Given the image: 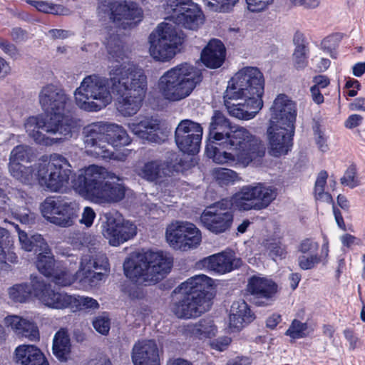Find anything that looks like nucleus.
Instances as JSON below:
<instances>
[{"label":"nucleus","instance_id":"obj_26","mask_svg":"<svg viewBox=\"0 0 365 365\" xmlns=\"http://www.w3.org/2000/svg\"><path fill=\"white\" fill-rule=\"evenodd\" d=\"M134 365H160L159 350L155 340H142L135 343L131 353Z\"/></svg>","mask_w":365,"mask_h":365},{"label":"nucleus","instance_id":"obj_54","mask_svg":"<svg viewBox=\"0 0 365 365\" xmlns=\"http://www.w3.org/2000/svg\"><path fill=\"white\" fill-rule=\"evenodd\" d=\"M27 158L26 150L23 145L15 146L11 152L9 161L23 162Z\"/></svg>","mask_w":365,"mask_h":365},{"label":"nucleus","instance_id":"obj_58","mask_svg":"<svg viewBox=\"0 0 365 365\" xmlns=\"http://www.w3.org/2000/svg\"><path fill=\"white\" fill-rule=\"evenodd\" d=\"M231 341V338L225 336L222 338L217 339L215 341H212L211 344V346L212 349L217 351H223L225 349H227L228 346L230 344Z\"/></svg>","mask_w":365,"mask_h":365},{"label":"nucleus","instance_id":"obj_34","mask_svg":"<svg viewBox=\"0 0 365 365\" xmlns=\"http://www.w3.org/2000/svg\"><path fill=\"white\" fill-rule=\"evenodd\" d=\"M15 228L19 233L21 247L26 251H34L37 253L41 250L47 249V242L41 235H34L29 238L26 232L20 230L18 225L15 226Z\"/></svg>","mask_w":365,"mask_h":365},{"label":"nucleus","instance_id":"obj_8","mask_svg":"<svg viewBox=\"0 0 365 365\" xmlns=\"http://www.w3.org/2000/svg\"><path fill=\"white\" fill-rule=\"evenodd\" d=\"M202 78L197 68L182 63L170 68L160 77L159 88L165 98L178 101L190 96Z\"/></svg>","mask_w":365,"mask_h":365},{"label":"nucleus","instance_id":"obj_6","mask_svg":"<svg viewBox=\"0 0 365 365\" xmlns=\"http://www.w3.org/2000/svg\"><path fill=\"white\" fill-rule=\"evenodd\" d=\"M212 278L200 274L188 278L173 290L174 294H181V298L174 304L173 310L180 319H192L200 317L212 306L210 292L212 287Z\"/></svg>","mask_w":365,"mask_h":365},{"label":"nucleus","instance_id":"obj_47","mask_svg":"<svg viewBox=\"0 0 365 365\" xmlns=\"http://www.w3.org/2000/svg\"><path fill=\"white\" fill-rule=\"evenodd\" d=\"M312 130L315 136V141L319 149L322 152H326L329 149L327 143V138L322 129V125L319 120L314 119Z\"/></svg>","mask_w":365,"mask_h":365},{"label":"nucleus","instance_id":"obj_31","mask_svg":"<svg viewBox=\"0 0 365 365\" xmlns=\"http://www.w3.org/2000/svg\"><path fill=\"white\" fill-rule=\"evenodd\" d=\"M71 341L66 329L61 328L56 332L53 339V354L60 362H67L71 357Z\"/></svg>","mask_w":365,"mask_h":365},{"label":"nucleus","instance_id":"obj_13","mask_svg":"<svg viewBox=\"0 0 365 365\" xmlns=\"http://www.w3.org/2000/svg\"><path fill=\"white\" fill-rule=\"evenodd\" d=\"M41 210L43 216L51 223L68 227L78 217L79 205L75 200L62 196H50L41 203Z\"/></svg>","mask_w":365,"mask_h":365},{"label":"nucleus","instance_id":"obj_44","mask_svg":"<svg viewBox=\"0 0 365 365\" xmlns=\"http://www.w3.org/2000/svg\"><path fill=\"white\" fill-rule=\"evenodd\" d=\"M213 175L216 181L221 185L233 183L237 178L235 171L222 168L215 169Z\"/></svg>","mask_w":365,"mask_h":365},{"label":"nucleus","instance_id":"obj_50","mask_svg":"<svg viewBox=\"0 0 365 365\" xmlns=\"http://www.w3.org/2000/svg\"><path fill=\"white\" fill-rule=\"evenodd\" d=\"M320 262L321 257L317 253L309 256L301 255L298 258V265L303 270L312 269Z\"/></svg>","mask_w":365,"mask_h":365},{"label":"nucleus","instance_id":"obj_41","mask_svg":"<svg viewBox=\"0 0 365 365\" xmlns=\"http://www.w3.org/2000/svg\"><path fill=\"white\" fill-rule=\"evenodd\" d=\"M266 248L274 259L276 258L282 259L287 257V247L279 239L272 238L267 240Z\"/></svg>","mask_w":365,"mask_h":365},{"label":"nucleus","instance_id":"obj_12","mask_svg":"<svg viewBox=\"0 0 365 365\" xmlns=\"http://www.w3.org/2000/svg\"><path fill=\"white\" fill-rule=\"evenodd\" d=\"M277 195L275 187L257 182L255 185L242 187L233 195L230 205H234L240 211L261 210L267 208L276 199Z\"/></svg>","mask_w":365,"mask_h":365},{"label":"nucleus","instance_id":"obj_49","mask_svg":"<svg viewBox=\"0 0 365 365\" xmlns=\"http://www.w3.org/2000/svg\"><path fill=\"white\" fill-rule=\"evenodd\" d=\"M341 183L351 188L359 185V181L356 178V167L355 165L352 164L349 166L344 176L341 178Z\"/></svg>","mask_w":365,"mask_h":365},{"label":"nucleus","instance_id":"obj_7","mask_svg":"<svg viewBox=\"0 0 365 365\" xmlns=\"http://www.w3.org/2000/svg\"><path fill=\"white\" fill-rule=\"evenodd\" d=\"M173 264V258L163 251L149 250L127 258L123 263V271L125 277L133 282L141 279L156 284L170 273Z\"/></svg>","mask_w":365,"mask_h":365},{"label":"nucleus","instance_id":"obj_38","mask_svg":"<svg viewBox=\"0 0 365 365\" xmlns=\"http://www.w3.org/2000/svg\"><path fill=\"white\" fill-rule=\"evenodd\" d=\"M9 168L11 175L24 183L32 180L34 170L31 166H24L21 162L9 161Z\"/></svg>","mask_w":365,"mask_h":365},{"label":"nucleus","instance_id":"obj_21","mask_svg":"<svg viewBox=\"0 0 365 365\" xmlns=\"http://www.w3.org/2000/svg\"><path fill=\"white\" fill-rule=\"evenodd\" d=\"M38 252L36 266L41 274L52 278V281L56 284L62 287L70 286L74 282V276L60 263H56L48 245L46 250H41Z\"/></svg>","mask_w":365,"mask_h":365},{"label":"nucleus","instance_id":"obj_59","mask_svg":"<svg viewBox=\"0 0 365 365\" xmlns=\"http://www.w3.org/2000/svg\"><path fill=\"white\" fill-rule=\"evenodd\" d=\"M26 212L23 213L18 214L17 219L22 224L25 225H33L35 223L36 215L31 212L29 210L25 209Z\"/></svg>","mask_w":365,"mask_h":365},{"label":"nucleus","instance_id":"obj_17","mask_svg":"<svg viewBox=\"0 0 365 365\" xmlns=\"http://www.w3.org/2000/svg\"><path fill=\"white\" fill-rule=\"evenodd\" d=\"M108 124L96 122L84 127V143L86 148L90 149L92 155L102 159H114L115 153L110 147L106 140Z\"/></svg>","mask_w":365,"mask_h":365},{"label":"nucleus","instance_id":"obj_62","mask_svg":"<svg viewBox=\"0 0 365 365\" xmlns=\"http://www.w3.org/2000/svg\"><path fill=\"white\" fill-rule=\"evenodd\" d=\"M295 6H303L305 8L314 9L319 5L320 0H290Z\"/></svg>","mask_w":365,"mask_h":365},{"label":"nucleus","instance_id":"obj_37","mask_svg":"<svg viewBox=\"0 0 365 365\" xmlns=\"http://www.w3.org/2000/svg\"><path fill=\"white\" fill-rule=\"evenodd\" d=\"M164 163L160 160L145 163L140 168L139 175L149 182H157L165 175Z\"/></svg>","mask_w":365,"mask_h":365},{"label":"nucleus","instance_id":"obj_18","mask_svg":"<svg viewBox=\"0 0 365 365\" xmlns=\"http://www.w3.org/2000/svg\"><path fill=\"white\" fill-rule=\"evenodd\" d=\"M247 291L254 305L268 307L275 301L279 288L277 283L272 278L255 274L248 279Z\"/></svg>","mask_w":365,"mask_h":365},{"label":"nucleus","instance_id":"obj_61","mask_svg":"<svg viewBox=\"0 0 365 365\" xmlns=\"http://www.w3.org/2000/svg\"><path fill=\"white\" fill-rule=\"evenodd\" d=\"M313 83L314 84L312 86H315L319 89H323L330 84V80L327 76L317 75L313 78Z\"/></svg>","mask_w":365,"mask_h":365},{"label":"nucleus","instance_id":"obj_15","mask_svg":"<svg viewBox=\"0 0 365 365\" xmlns=\"http://www.w3.org/2000/svg\"><path fill=\"white\" fill-rule=\"evenodd\" d=\"M110 272V264L105 253L98 252L95 255H84L81 260L78 271L74 276V281L95 286Z\"/></svg>","mask_w":365,"mask_h":365},{"label":"nucleus","instance_id":"obj_43","mask_svg":"<svg viewBox=\"0 0 365 365\" xmlns=\"http://www.w3.org/2000/svg\"><path fill=\"white\" fill-rule=\"evenodd\" d=\"M72 299L73 300L71 302V305L70 307L75 306L80 310H96L99 308V304L93 298L88 297H77L72 296Z\"/></svg>","mask_w":365,"mask_h":365},{"label":"nucleus","instance_id":"obj_48","mask_svg":"<svg viewBox=\"0 0 365 365\" xmlns=\"http://www.w3.org/2000/svg\"><path fill=\"white\" fill-rule=\"evenodd\" d=\"M26 2L34 6L38 11L51 14H58L59 6L44 1L27 0Z\"/></svg>","mask_w":365,"mask_h":365},{"label":"nucleus","instance_id":"obj_35","mask_svg":"<svg viewBox=\"0 0 365 365\" xmlns=\"http://www.w3.org/2000/svg\"><path fill=\"white\" fill-rule=\"evenodd\" d=\"M107 137L106 140L113 151L114 147L125 146L131 143V138L127 131L121 125L116 124H108Z\"/></svg>","mask_w":365,"mask_h":365},{"label":"nucleus","instance_id":"obj_45","mask_svg":"<svg viewBox=\"0 0 365 365\" xmlns=\"http://www.w3.org/2000/svg\"><path fill=\"white\" fill-rule=\"evenodd\" d=\"M106 48L113 58H121L123 55V46L117 35L110 36L106 43Z\"/></svg>","mask_w":365,"mask_h":365},{"label":"nucleus","instance_id":"obj_64","mask_svg":"<svg viewBox=\"0 0 365 365\" xmlns=\"http://www.w3.org/2000/svg\"><path fill=\"white\" fill-rule=\"evenodd\" d=\"M310 92L312 97V100L315 103L320 105L322 103H324V98L322 93H321L319 88L315 86H312L310 88Z\"/></svg>","mask_w":365,"mask_h":365},{"label":"nucleus","instance_id":"obj_46","mask_svg":"<svg viewBox=\"0 0 365 365\" xmlns=\"http://www.w3.org/2000/svg\"><path fill=\"white\" fill-rule=\"evenodd\" d=\"M93 328L102 335H108L110 329V319L106 313L95 317L92 322Z\"/></svg>","mask_w":365,"mask_h":365},{"label":"nucleus","instance_id":"obj_33","mask_svg":"<svg viewBox=\"0 0 365 365\" xmlns=\"http://www.w3.org/2000/svg\"><path fill=\"white\" fill-rule=\"evenodd\" d=\"M11 325L16 331L31 341L39 340V331L34 322L20 317H13Z\"/></svg>","mask_w":365,"mask_h":365},{"label":"nucleus","instance_id":"obj_51","mask_svg":"<svg viewBox=\"0 0 365 365\" xmlns=\"http://www.w3.org/2000/svg\"><path fill=\"white\" fill-rule=\"evenodd\" d=\"M342 36L340 34L328 36L322 41V48L325 51L331 52L338 46L339 42Z\"/></svg>","mask_w":365,"mask_h":365},{"label":"nucleus","instance_id":"obj_32","mask_svg":"<svg viewBox=\"0 0 365 365\" xmlns=\"http://www.w3.org/2000/svg\"><path fill=\"white\" fill-rule=\"evenodd\" d=\"M13 241L7 230L0 227V263L18 262V257L14 252Z\"/></svg>","mask_w":365,"mask_h":365},{"label":"nucleus","instance_id":"obj_1","mask_svg":"<svg viewBox=\"0 0 365 365\" xmlns=\"http://www.w3.org/2000/svg\"><path fill=\"white\" fill-rule=\"evenodd\" d=\"M110 79L97 75L85 77L76 88V105L82 110L93 112L105 108L111 101L110 88L118 95V111L125 117L133 116L140 109L148 89L147 76L138 68H127L120 65L114 68Z\"/></svg>","mask_w":365,"mask_h":365},{"label":"nucleus","instance_id":"obj_19","mask_svg":"<svg viewBox=\"0 0 365 365\" xmlns=\"http://www.w3.org/2000/svg\"><path fill=\"white\" fill-rule=\"evenodd\" d=\"M166 239L175 249L187 251L197 247L202 240L200 230L192 223L177 222L167 228Z\"/></svg>","mask_w":365,"mask_h":365},{"label":"nucleus","instance_id":"obj_27","mask_svg":"<svg viewBox=\"0 0 365 365\" xmlns=\"http://www.w3.org/2000/svg\"><path fill=\"white\" fill-rule=\"evenodd\" d=\"M226 56L227 50L222 41L212 38L202 50L200 61L205 67L217 69L224 64Z\"/></svg>","mask_w":365,"mask_h":365},{"label":"nucleus","instance_id":"obj_28","mask_svg":"<svg viewBox=\"0 0 365 365\" xmlns=\"http://www.w3.org/2000/svg\"><path fill=\"white\" fill-rule=\"evenodd\" d=\"M255 319V314L244 300L234 302L230 314V327L233 331H240Z\"/></svg>","mask_w":365,"mask_h":365},{"label":"nucleus","instance_id":"obj_24","mask_svg":"<svg viewBox=\"0 0 365 365\" xmlns=\"http://www.w3.org/2000/svg\"><path fill=\"white\" fill-rule=\"evenodd\" d=\"M34 297L48 307L65 309L69 307L73 300L71 295L56 292L51 288V284H46L39 278L34 282Z\"/></svg>","mask_w":365,"mask_h":365},{"label":"nucleus","instance_id":"obj_22","mask_svg":"<svg viewBox=\"0 0 365 365\" xmlns=\"http://www.w3.org/2000/svg\"><path fill=\"white\" fill-rule=\"evenodd\" d=\"M106 217L103 233L110 245L119 246L136 235L137 227L134 223L112 215H106Z\"/></svg>","mask_w":365,"mask_h":365},{"label":"nucleus","instance_id":"obj_23","mask_svg":"<svg viewBox=\"0 0 365 365\" xmlns=\"http://www.w3.org/2000/svg\"><path fill=\"white\" fill-rule=\"evenodd\" d=\"M228 98L227 90H225L223 96L225 106L231 116L238 119L250 120L263 107V101L254 100V98Z\"/></svg>","mask_w":365,"mask_h":365},{"label":"nucleus","instance_id":"obj_14","mask_svg":"<svg viewBox=\"0 0 365 365\" xmlns=\"http://www.w3.org/2000/svg\"><path fill=\"white\" fill-rule=\"evenodd\" d=\"M233 220L234 214L230 207V202L224 199L206 207L200 217L202 225L215 235L230 230Z\"/></svg>","mask_w":365,"mask_h":365},{"label":"nucleus","instance_id":"obj_20","mask_svg":"<svg viewBox=\"0 0 365 365\" xmlns=\"http://www.w3.org/2000/svg\"><path fill=\"white\" fill-rule=\"evenodd\" d=\"M203 130L200 123L189 119L180 122L175 131V141L184 153L195 155L200 148Z\"/></svg>","mask_w":365,"mask_h":365},{"label":"nucleus","instance_id":"obj_36","mask_svg":"<svg viewBox=\"0 0 365 365\" xmlns=\"http://www.w3.org/2000/svg\"><path fill=\"white\" fill-rule=\"evenodd\" d=\"M38 279V277L31 279V284H16L9 289L10 299L14 302L24 303L34 296V282Z\"/></svg>","mask_w":365,"mask_h":365},{"label":"nucleus","instance_id":"obj_57","mask_svg":"<svg viewBox=\"0 0 365 365\" xmlns=\"http://www.w3.org/2000/svg\"><path fill=\"white\" fill-rule=\"evenodd\" d=\"M0 48L6 54L11 56H15L18 54L16 46L8 40L0 37Z\"/></svg>","mask_w":365,"mask_h":365},{"label":"nucleus","instance_id":"obj_16","mask_svg":"<svg viewBox=\"0 0 365 365\" xmlns=\"http://www.w3.org/2000/svg\"><path fill=\"white\" fill-rule=\"evenodd\" d=\"M175 23L186 29L197 30L205 21L201 8L192 0H167Z\"/></svg>","mask_w":365,"mask_h":365},{"label":"nucleus","instance_id":"obj_10","mask_svg":"<svg viewBox=\"0 0 365 365\" xmlns=\"http://www.w3.org/2000/svg\"><path fill=\"white\" fill-rule=\"evenodd\" d=\"M185 34L165 22L159 24L149 36L150 56L156 61L165 62L173 58L185 40Z\"/></svg>","mask_w":365,"mask_h":365},{"label":"nucleus","instance_id":"obj_52","mask_svg":"<svg viewBox=\"0 0 365 365\" xmlns=\"http://www.w3.org/2000/svg\"><path fill=\"white\" fill-rule=\"evenodd\" d=\"M294 65L297 70L304 69L308 64L306 49L295 48L294 53Z\"/></svg>","mask_w":365,"mask_h":365},{"label":"nucleus","instance_id":"obj_63","mask_svg":"<svg viewBox=\"0 0 365 365\" xmlns=\"http://www.w3.org/2000/svg\"><path fill=\"white\" fill-rule=\"evenodd\" d=\"M281 321V315L277 313H274L267 319L266 326L271 329H274L277 327Z\"/></svg>","mask_w":365,"mask_h":365},{"label":"nucleus","instance_id":"obj_4","mask_svg":"<svg viewBox=\"0 0 365 365\" xmlns=\"http://www.w3.org/2000/svg\"><path fill=\"white\" fill-rule=\"evenodd\" d=\"M69 98L64 91L53 84L43 87L39 94V102L45 116L29 117L25 124L30 135L38 144H47L48 138L42 131L59 133L60 139L71 138L78 129V120L70 112H66Z\"/></svg>","mask_w":365,"mask_h":365},{"label":"nucleus","instance_id":"obj_2","mask_svg":"<svg viewBox=\"0 0 365 365\" xmlns=\"http://www.w3.org/2000/svg\"><path fill=\"white\" fill-rule=\"evenodd\" d=\"M109 173L101 166L91 165L76 175L69 161L57 153L43 156L38 165V183L51 192H59L71 187L86 199L95 202L120 201L125 195V187L107 180Z\"/></svg>","mask_w":365,"mask_h":365},{"label":"nucleus","instance_id":"obj_56","mask_svg":"<svg viewBox=\"0 0 365 365\" xmlns=\"http://www.w3.org/2000/svg\"><path fill=\"white\" fill-rule=\"evenodd\" d=\"M96 217V213L93 208L91 207H86L82 214V218L80 222L85 225L86 227H91Z\"/></svg>","mask_w":365,"mask_h":365},{"label":"nucleus","instance_id":"obj_55","mask_svg":"<svg viewBox=\"0 0 365 365\" xmlns=\"http://www.w3.org/2000/svg\"><path fill=\"white\" fill-rule=\"evenodd\" d=\"M318 247L319 245L317 242H314L310 238H306L300 243L299 251L303 254H307L312 251H317Z\"/></svg>","mask_w":365,"mask_h":365},{"label":"nucleus","instance_id":"obj_11","mask_svg":"<svg viewBox=\"0 0 365 365\" xmlns=\"http://www.w3.org/2000/svg\"><path fill=\"white\" fill-rule=\"evenodd\" d=\"M265 80L263 73L255 66H245L240 69L228 81L226 88L230 98H254L262 101Z\"/></svg>","mask_w":365,"mask_h":365},{"label":"nucleus","instance_id":"obj_9","mask_svg":"<svg viewBox=\"0 0 365 365\" xmlns=\"http://www.w3.org/2000/svg\"><path fill=\"white\" fill-rule=\"evenodd\" d=\"M97 11L100 16L123 30L135 28L144 18L143 9L130 0H98Z\"/></svg>","mask_w":365,"mask_h":365},{"label":"nucleus","instance_id":"obj_40","mask_svg":"<svg viewBox=\"0 0 365 365\" xmlns=\"http://www.w3.org/2000/svg\"><path fill=\"white\" fill-rule=\"evenodd\" d=\"M328 176V173L324 170H322L319 173L314 188V194L316 200H322L324 196H326L328 200H332L331 195L329 192H324Z\"/></svg>","mask_w":365,"mask_h":365},{"label":"nucleus","instance_id":"obj_30","mask_svg":"<svg viewBox=\"0 0 365 365\" xmlns=\"http://www.w3.org/2000/svg\"><path fill=\"white\" fill-rule=\"evenodd\" d=\"M17 363L21 365H49L43 352L35 345L22 344L15 349Z\"/></svg>","mask_w":365,"mask_h":365},{"label":"nucleus","instance_id":"obj_25","mask_svg":"<svg viewBox=\"0 0 365 365\" xmlns=\"http://www.w3.org/2000/svg\"><path fill=\"white\" fill-rule=\"evenodd\" d=\"M130 128L138 137L150 143L160 144L165 142L168 137L161 129L159 121L152 117H145L131 123Z\"/></svg>","mask_w":365,"mask_h":365},{"label":"nucleus","instance_id":"obj_3","mask_svg":"<svg viewBox=\"0 0 365 365\" xmlns=\"http://www.w3.org/2000/svg\"><path fill=\"white\" fill-rule=\"evenodd\" d=\"M205 154L217 164L246 167L264 157L265 147L248 130L235 128L222 111L215 110L209 126Z\"/></svg>","mask_w":365,"mask_h":365},{"label":"nucleus","instance_id":"obj_42","mask_svg":"<svg viewBox=\"0 0 365 365\" xmlns=\"http://www.w3.org/2000/svg\"><path fill=\"white\" fill-rule=\"evenodd\" d=\"M308 328L306 322H302L298 319H293L289 327L285 332V335L293 339L304 338L307 334L305 331Z\"/></svg>","mask_w":365,"mask_h":365},{"label":"nucleus","instance_id":"obj_53","mask_svg":"<svg viewBox=\"0 0 365 365\" xmlns=\"http://www.w3.org/2000/svg\"><path fill=\"white\" fill-rule=\"evenodd\" d=\"M274 0H246L248 9L252 12L264 10Z\"/></svg>","mask_w":365,"mask_h":365},{"label":"nucleus","instance_id":"obj_29","mask_svg":"<svg viewBox=\"0 0 365 365\" xmlns=\"http://www.w3.org/2000/svg\"><path fill=\"white\" fill-rule=\"evenodd\" d=\"M204 262L209 269L223 274L237 269L240 266L241 260L230 254L220 252L207 257Z\"/></svg>","mask_w":365,"mask_h":365},{"label":"nucleus","instance_id":"obj_60","mask_svg":"<svg viewBox=\"0 0 365 365\" xmlns=\"http://www.w3.org/2000/svg\"><path fill=\"white\" fill-rule=\"evenodd\" d=\"M363 120L361 115L358 114H352L348 117L344 123L346 128L353 129L359 126Z\"/></svg>","mask_w":365,"mask_h":365},{"label":"nucleus","instance_id":"obj_39","mask_svg":"<svg viewBox=\"0 0 365 365\" xmlns=\"http://www.w3.org/2000/svg\"><path fill=\"white\" fill-rule=\"evenodd\" d=\"M215 327L212 321L201 319L197 323L190 327L189 331L200 339L208 338L213 334Z\"/></svg>","mask_w":365,"mask_h":365},{"label":"nucleus","instance_id":"obj_5","mask_svg":"<svg viewBox=\"0 0 365 365\" xmlns=\"http://www.w3.org/2000/svg\"><path fill=\"white\" fill-rule=\"evenodd\" d=\"M271 117L267 128L269 153L274 157L287 155L293 146L297 103L286 94H279L270 108Z\"/></svg>","mask_w":365,"mask_h":365}]
</instances>
